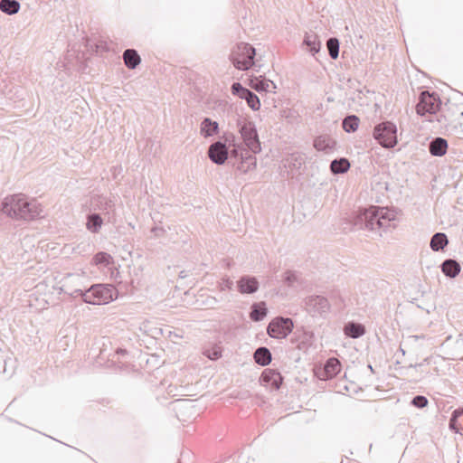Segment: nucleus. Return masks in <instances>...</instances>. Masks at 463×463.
<instances>
[{
  "instance_id": "33",
  "label": "nucleus",
  "mask_w": 463,
  "mask_h": 463,
  "mask_svg": "<svg viewBox=\"0 0 463 463\" xmlns=\"http://www.w3.org/2000/svg\"><path fill=\"white\" fill-rule=\"evenodd\" d=\"M339 45V40L335 37H331L326 41V48L330 58H338Z\"/></svg>"
},
{
  "instance_id": "11",
  "label": "nucleus",
  "mask_w": 463,
  "mask_h": 463,
  "mask_svg": "<svg viewBox=\"0 0 463 463\" xmlns=\"http://www.w3.org/2000/svg\"><path fill=\"white\" fill-rule=\"evenodd\" d=\"M207 154L213 163L223 165L229 156V148L226 140L224 142L218 140L210 145Z\"/></svg>"
},
{
  "instance_id": "18",
  "label": "nucleus",
  "mask_w": 463,
  "mask_h": 463,
  "mask_svg": "<svg viewBox=\"0 0 463 463\" xmlns=\"http://www.w3.org/2000/svg\"><path fill=\"white\" fill-rule=\"evenodd\" d=\"M449 145L448 141L440 137L433 138L429 143V152L433 156H442L447 153Z\"/></svg>"
},
{
  "instance_id": "38",
  "label": "nucleus",
  "mask_w": 463,
  "mask_h": 463,
  "mask_svg": "<svg viewBox=\"0 0 463 463\" xmlns=\"http://www.w3.org/2000/svg\"><path fill=\"white\" fill-rule=\"evenodd\" d=\"M284 280L288 286H292L297 280V276L294 272L288 270L285 273Z\"/></svg>"
},
{
  "instance_id": "56",
  "label": "nucleus",
  "mask_w": 463,
  "mask_h": 463,
  "mask_svg": "<svg viewBox=\"0 0 463 463\" xmlns=\"http://www.w3.org/2000/svg\"><path fill=\"white\" fill-rule=\"evenodd\" d=\"M461 117H463V111L460 113Z\"/></svg>"
},
{
  "instance_id": "15",
  "label": "nucleus",
  "mask_w": 463,
  "mask_h": 463,
  "mask_svg": "<svg viewBox=\"0 0 463 463\" xmlns=\"http://www.w3.org/2000/svg\"><path fill=\"white\" fill-rule=\"evenodd\" d=\"M226 144H228L229 146H232V148L229 150L230 162H232L233 159L238 161L241 157L245 156V153L250 152L248 147L245 148L243 145L235 143V137L232 134L226 137Z\"/></svg>"
},
{
  "instance_id": "40",
  "label": "nucleus",
  "mask_w": 463,
  "mask_h": 463,
  "mask_svg": "<svg viewBox=\"0 0 463 463\" xmlns=\"http://www.w3.org/2000/svg\"><path fill=\"white\" fill-rule=\"evenodd\" d=\"M142 60H124L125 65L128 69H136L141 62Z\"/></svg>"
},
{
  "instance_id": "37",
  "label": "nucleus",
  "mask_w": 463,
  "mask_h": 463,
  "mask_svg": "<svg viewBox=\"0 0 463 463\" xmlns=\"http://www.w3.org/2000/svg\"><path fill=\"white\" fill-rule=\"evenodd\" d=\"M175 411H180L182 410L194 409V406L190 401L178 400L175 402Z\"/></svg>"
},
{
  "instance_id": "45",
  "label": "nucleus",
  "mask_w": 463,
  "mask_h": 463,
  "mask_svg": "<svg viewBox=\"0 0 463 463\" xmlns=\"http://www.w3.org/2000/svg\"><path fill=\"white\" fill-rule=\"evenodd\" d=\"M424 337V335H410L408 339L417 341L418 339H423Z\"/></svg>"
},
{
  "instance_id": "54",
  "label": "nucleus",
  "mask_w": 463,
  "mask_h": 463,
  "mask_svg": "<svg viewBox=\"0 0 463 463\" xmlns=\"http://www.w3.org/2000/svg\"><path fill=\"white\" fill-rule=\"evenodd\" d=\"M5 366H0V373L5 372Z\"/></svg>"
},
{
  "instance_id": "30",
  "label": "nucleus",
  "mask_w": 463,
  "mask_h": 463,
  "mask_svg": "<svg viewBox=\"0 0 463 463\" xmlns=\"http://www.w3.org/2000/svg\"><path fill=\"white\" fill-rule=\"evenodd\" d=\"M350 168V163L348 159L341 157L334 159L330 164V170L334 175H339L346 173Z\"/></svg>"
},
{
  "instance_id": "31",
  "label": "nucleus",
  "mask_w": 463,
  "mask_h": 463,
  "mask_svg": "<svg viewBox=\"0 0 463 463\" xmlns=\"http://www.w3.org/2000/svg\"><path fill=\"white\" fill-rule=\"evenodd\" d=\"M360 119L355 115L346 116L342 122L343 128L347 133L354 132L359 126Z\"/></svg>"
},
{
  "instance_id": "41",
  "label": "nucleus",
  "mask_w": 463,
  "mask_h": 463,
  "mask_svg": "<svg viewBox=\"0 0 463 463\" xmlns=\"http://www.w3.org/2000/svg\"><path fill=\"white\" fill-rule=\"evenodd\" d=\"M151 232H153L156 237H161L165 233V230L162 227L156 226L151 229Z\"/></svg>"
},
{
  "instance_id": "1",
  "label": "nucleus",
  "mask_w": 463,
  "mask_h": 463,
  "mask_svg": "<svg viewBox=\"0 0 463 463\" xmlns=\"http://www.w3.org/2000/svg\"><path fill=\"white\" fill-rule=\"evenodd\" d=\"M2 211L13 219L32 221L42 216L43 207L36 199L17 194L5 198Z\"/></svg>"
},
{
  "instance_id": "23",
  "label": "nucleus",
  "mask_w": 463,
  "mask_h": 463,
  "mask_svg": "<svg viewBox=\"0 0 463 463\" xmlns=\"http://www.w3.org/2000/svg\"><path fill=\"white\" fill-rule=\"evenodd\" d=\"M304 157L299 153H291L283 159V164L289 170H298L304 164Z\"/></svg>"
},
{
  "instance_id": "34",
  "label": "nucleus",
  "mask_w": 463,
  "mask_h": 463,
  "mask_svg": "<svg viewBox=\"0 0 463 463\" xmlns=\"http://www.w3.org/2000/svg\"><path fill=\"white\" fill-rule=\"evenodd\" d=\"M93 262L95 265L109 266L112 262V257L104 251H99L93 257Z\"/></svg>"
},
{
  "instance_id": "3",
  "label": "nucleus",
  "mask_w": 463,
  "mask_h": 463,
  "mask_svg": "<svg viewBox=\"0 0 463 463\" xmlns=\"http://www.w3.org/2000/svg\"><path fill=\"white\" fill-rule=\"evenodd\" d=\"M236 126L244 146L253 154L260 153L261 145L255 123L248 118H239Z\"/></svg>"
},
{
  "instance_id": "19",
  "label": "nucleus",
  "mask_w": 463,
  "mask_h": 463,
  "mask_svg": "<svg viewBox=\"0 0 463 463\" xmlns=\"http://www.w3.org/2000/svg\"><path fill=\"white\" fill-rule=\"evenodd\" d=\"M219 133V124L210 118H204L200 124V134L203 137H211Z\"/></svg>"
},
{
  "instance_id": "26",
  "label": "nucleus",
  "mask_w": 463,
  "mask_h": 463,
  "mask_svg": "<svg viewBox=\"0 0 463 463\" xmlns=\"http://www.w3.org/2000/svg\"><path fill=\"white\" fill-rule=\"evenodd\" d=\"M341 364L337 358L327 359L325 364L324 372L326 378H333L340 373Z\"/></svg>"
},
{
  "instance_id": "50",
  "label": "nucleus",
  "mask_w": 463,
  "mask_h": 463,
  "mask_svg": "<svg viewBox=\"0 0 463 463\" xmlns=\"http://www.w3.org/2000/svg\"><path fill=\"white\" fill-rule=\"evenodd\" d=\"M117 354H124L127 353V351L125 349H121V348H118L117 351H116Z\"/></svg>"
},
{
  "instance_id": "7",
  "label": "nucleus",
  "mask_w": 463,
  "mask_h": 463,
  "mask_svg": "<svg viewBox=\"0 0 463 463\" xmlns=\"http://www.w3.org/2000/svg\"><path fill=\"white\" fill-rule=\"evenodd\" d=\"M294 323L289 317H276L267 326V334L275 339L286 338L293 330Z\"/></svg>"
},
{
  "instance_id": "46",
  "label": "nucleus",
  "mask_w": 463,
  "mask_h": 463,
  "mask_svg": "<svg viewBox=\"0 0 463 463\" xmlns=\"http://www.w3.org/2000/svg\"><path fill=\"white\" fill-rule=\"evenodd\" d=\"M207 356L213 360V359H217L219 357V354H218V352L214 351L213 355L207 354Z\"/></svg>"
},
{
  "instance_id": "21",
  "label": "nucleus",
  "mask_w": 463,
  "mask_h": 463,
  "mask_svg": "<svg viewBox=\"0 0 463 463\" xmlns=\"http://www.w3.org/2000/svg\"><path fill=\"white\" fill-rule=\"evenodd\" d=\"M440 268H441V271L443 272V274L446 277H449L451 279L457 277L461 270V267H460L459 263L453 259L445 260L442 262V264L440 265Z\"/></svg>"
},
{
  "instance_id": "17",
  "label": "nucleus",
  "mask_w": 463,
  "mask_h": 463,
  "mask_svg": "<svg viewBox=\"0 0 463 463\" xmlns=\"http://www.w3.org/2000/svg\"><path fill=\"white\" fill-rule=\"evenodd\" d=\"M256 50L246 43H238L232 51L230 58H255Z\"/></svg>"
},
{
  "instance_id": "5",
  "label": "nucleus",
  "mask_w": 463,
  "mask_h": 463,
  "mask_svg": "<svg viewBox=\"0 0 463 463\" xmlns=\"http://www.w3.org/2000/svg\"><path fill=\"white\" fill-rule=\"evenodd\" d=\"M90 211L102 214L107 222H115V203L108 196L103 194L92 195L90 199Z\"/></svg>"
},
{
  "instance_id": "25",
  "label": "nucleus",
  "mask_w": 463,
  "mask_h": 463,
  "mask_svg": "<svg viewBox=\"0 0 463 463\" xmlns=\"http://www.w3.org/2000/svg\"><path fill=\"white\" fill-rule=\"evenodd\" d=\"M254 361L261 366H266L271 362V353L269 348L260 346L253 354Z\"/></svg>"
},
{
  "instance_id": "29",
  "label": "nucleus",
  "mask_w": 463,
  "mask_h": 463,
  "mask_svg": "<svg viewBox=\"0 0 463 463\" xmlns=\"http://www.w3.org/2000/svg\"><path fill=\"white\" fill-rule=\"evenodd\" d=\"M20 2L17 0H0V10L5 14L13 15L19 12Z\"/></svg>"
},
{
  "instance_id": "43",
  "label": "nucleus",
  "mask_w": 463,
  "mask_h": 463,
  "mask_svg": "<svg viewBox=\"0 0 463 463\" xmlns=\"http://www.w3.org/2000/svg\"><path fill=\"white\" fill-rule=\"evenodd\" d=\"M232 286V281L230 280L229 279H224L222 283V289H225V288H231Z\"/></svg>"
},
{
  "instance_id": "13",
  "label": "nucleus",
  "mask_w": 463,
  "mask_h": 463,
  "mask_svg": "<svg viewBox=\"0 0 463 463\" xmlns=\"http://www.w3.org/2000/svg\"><path fill=\"white\" fill-rule=\"evenodd\" d=\"M336 146L335 140L329 135H320L313 141V146L317 151H322L326 154L332 153Z\"/></svg>"
},
{
  "instance_id": "6",
  "label": "nucleus",
  "mask_w": 463,
  "mask_h": 463,
  "mask_svg": "<svg viewBox=\"0 0 463 463\" xmlns=\"http://www.w3.org/2000/svg\"><path fill=\"white\" fill-rule=\"evenodd\" d=\"M374 139L385 148H392L397 144V127L391 121L379 123L373 129Z\"/></svg>"
},
{
  "instance_id": "49",
  "label": "nucleus",
  "mask_w": 463,
  "mask_h": 463,
  "mask_svg": "<svg viewBox=\"0 0 463 463\" xmlns=\"http://www.w3.org/2000/svg\"><path fill=\"white\" fill-rule=\"evenodd\" d=\"M311 335H312V334H310V333H307V332L303 333V337L305 338V340H308L311 337Z\"/></svg>"
},
{
  "instance_id": "14",
  "label": "nucleus",
  "mask_w": 463,
  "mask_h": 463,
  "mask_svg": "<svg viewBox=\"0 0 463 463\" xmlns=\"http://www.w3.org/2000/svg\"><path fill=\"white\" fill-rule=\"evenodd\" d=\"M260 383L269 384L275 390H279L283 381L280 373L272 369H265L260 376Z\"/></svg>"
},
{
  "instance_id": "27",
  "label": "nucleus",
  "mask_w": 463,
  "mask_h": 463,
  "mask_svg": "<svg viewBox=\"0 0 463 463\" xmlns=\"http://www.w3.org/2000/svg\"><path fill=\"white\" fill-rule=\"evenodd\" d=\"M268 309L264 302L254 303L250 307V317L254 322H260L267 316Z\"/></svg>"
},
{
  "instance_id": "53",
  "label": "nucleus",
  "mask_w": 463,
  "mask_h": 463,
  "mask_svg": "<svg viewBox=\"0 0 463 463\" xmlns=\"http://www.w3.org/2000/svg\"><path fill=\"white\" fill-rule=\"evenodd\" d=\"M185 276H186V275L184 274V270L180 272V277H181V278H184Z\"/></svg>"
},
{
  "instance_id": "51",
  "label": "nucleus",
  "mask_w": 463,
  "mask_h": 463,
  "mask_svg": "<svg viewBox=\"0 0 463 463\" xmlns=\"http://www.w3.org/2000/svg\"><path fill=\"white\" fill-rule=\"evenodd\" d=\"M305 345V340H303L301 343L298 344L297 347L298 349H303L304 348V345Z\"/></svg>"
},
{
  "instance_id": "22",
  "label": "nucleus",
  "mask_w": 463,
  "mask_h": 463,
  "mask_svg": "<svg viewBox=\"0 0 463 463\" xmlns=\"http://www.w3.org/2000/svg\"><path fill=\"white\" fill-rule=\"evenodd\" d=\"M303 44L311 55H315L321 49V43L318 36L314 33H306Z\"/></svg>"
},
{
  "instance_id": "8",
  "label": "nucleus",
  "mask_w": 463,
  "mask_h": 463,
  "mask_svg": "<svg viewBox=\"0 0 463 463\" xmlns=\"http://www.w3.org/2000/svg\"><path fill=\"white\" fill-rule=\"evenodd\" d=\"M441 101L439 95L435 92L423 90L419 97V102L416 105V112L420 116L425 114H435L440 107Z\"/></svg>"
},
{
  "instance_id": "36",
  "label": "nucleus",
  "mask_w": 463,
  "mask_h": 463,
  "mask_svg": "<svg viewBox=\"0 0 463 463\" xmlns=\"http://www.w3.org/2000/svg\"><path fill=\"white\" fill-rule=\"evenodd\" d=\"M428 399L423 395H417L412 398L411 404L416 408L422 409L428 405Z\"/></svg>"
},
{
  "instance_id": "16",
  "label": "nucleus",
  "mask_w": 463,
  "mask_h": 463,
  "mask_svg": "<svg viewBox=\"0 0 463 463\" xmlns=\"http://www.w3.org/2000/svg\"><path fill=\"white\" fill-rule=\"evenodd\" d=\"M232 165L237 168V170L246 174L256 167L257 159L255 156L249 152L245 153V156L241 157L237 162H233Z\"/></svg>"
},
{
  "instance_id": "24",
  "label": "nucleus",
  "mask_w": 463,
  "mask_h": 463,
  "mask_svg": "<svg viewBox=\"0 0 463 463\" xmlns=\"http://www.w3.org/2000/svg\"><path fill=\"white\" fill-rule=\"evenodd\" d=\"M345 334L351 338H359L365 334V327L362 324L348 322L344 327Z\"/></svg>"
},
{
  "instance_id": "4",
  "label": "nucleus",
  "mask_w": 463,
  "mask_h": 463,
  "mask_svg": "<svg viewBox=\"0 0 463 463\" xmlns=\"http://www.w3.org/2000/svg\"><path fill=\"white\" fill-rule=\"evenodd\" d=\"M115 288L111 285L96 284L85 290L83 301L92 305H101L113 300Z\"/></svg>"
},
{
  "instance_id": "48",
  "label": "nucleus",
  "mask_w": 463,
  "mask_h": 463,
  "mask_svg": "<svg viewBox=\"0 0 463 463\" xmlns=\"http://www.w3.org/2000/svg\"><path fill=\"white\" fill-rule=\"evenodd\" d=\"M105 45H106V44H105L104 43H100L99 44H97V45H96V47H97V52H99V49H102V50H103V49H105Z\"/></svg>"
},
{
  "instance_id": "28",
  "label": "nucleus",
  "mask_w": 463,
  "mask_h": 463,
  "mask_svg": "<svg viewBox=\"0 0 463 463\" xmlns=\"http://www.w3.org/2000/svg\"><path fill=\"white\" fill-rule=\"evenodd\" d=\"M449 243V240L447 235L443 232L435 233L430 242V246L432 250L439 251L443 250Z\"/></svg>"
},
{
  "instance_id": "55",
  "label": "nucleus",
  "mask_w": 463,
  "mask_h": 463,
  "mask_svg": "<svg viewBox=\"0 0 463 463\" xmlns=\"http://www.w3.org/2000/svg\"><path fill=\"white\" fill-rule=\"evenodd\" d=\"M368 368L371 370V372H373V366L371 364H368Z\"/></svg>"
},
{
  "instance_id": "9",
  "label": "nucleus",
  "mask_w": 463,
  "mask_h": 463,
  "mask_svg": "<svg viewBox=\"0 0 463 463\" xmlns=\"http://www.w3.org/2000/svg\"><path fill=\"white\" fill-rule=\"evenodd\" d=\"M306 310L312 316L326 317L330 312V303L328 299L320 295H311L304 299Z\"/></svg>"
},
{
  "instance_id": "52",
  "label": "nucleus",
  "mask_w": 463,
  "mask_h": 463,
  "mask_svg": "<svg viewBox=\"0 0 463 463\" xmlns=\"http://www.w3.org/2000/svg\"><path fill=\"white\" fill-rule=\"evenodd\" d=\"M399 352H401L402 355H405V350L402 346L399 347Z\"/></svg>"
},
{
  "instance_id": "44",
  "label": "nucleus",
  "mask_w": 463,
  "mask_h": 463,
  "mask_svg": "<svg viewBox=\"0 0 463 463\" xmlns=\"http://www.w3.org/2000/svg\"><path fill=\"white\" fill-rule=\"evenodd\" d=\"M253 89H255L257 91L264 90H265V83L260 82V84H256L252 86Z\"/></svg>"
},
{
  "instance_id": "47",
  "label": "nucleus",
  "mask_w": 463,
  "mask_h": 463,
  "mask_svg": "<svg viewBox=\"0 0 463 463\" xmlns=\"http://www.w3.org/2000/svg\"><path fill=\"white\" fill-rule=\"evenodd\" d=\"M57 66L59 68H61V67L66 68L67 64L65 63L64 60H61V61L57 62Z\"/></svg>"
},
{
  "instance_id": "10",
  "label": "nucleus",
  "mask_w": 463,
  "mask_h": 463,
  "mask_svg": "<svg viewBox=\"0 0 463 463\" xmlns=\"http://www.w3.org/2000/svg\"><path fill=\"white\" fill-rule=\"evenodd\" d=\"M232 95L245 99L248 106L253 110L257 111L260 109V100L259 97L250 90L243 87L240 82L232 83L231 87Z\"/></svg>"
},
{
  "instance_id": "57",
  "label": "nucleus",
  "mask_w": 463,
  "mask_h": 463,
  "mask_svg": "<svg viewBox=\"0 0 463 463\" xmlns=\"http://www.w3.org/2000/svg\"><path fill=\"white\" fill-rule=\"evenodd\" d=\"M177 463H180V462H177Z\"/></svg>"
},
{
  "instance_id": "12",
  "label": "nucleus",
  "mask_w": 463,
  "mask_h": 463,
  "mask_svg": "<svg viewBox=\"0 0 463 463\" xmlns=\"http://www.w3.org/2000/svg\"><path fill=\"white\" fill-rule=\"evenodd\" d=\"M237 287L241 294H253L258 291L260 284L255 277L244 275L237 281Z\"/></svg>"
},
{
  "instance_id": "20",
  "label": "nucleus",
  "mask_w": 463,
  "mask_h": 463,
  "mask_svg": "<svg viewBox=\"0 0 463 463\" xmlns=\"http://www.w3.org/2000/svg\"><path fill=\"white\" fill-rule=\"evenodd\" d=\"M104 221V217L102 218L100 213L91 212L86 217V228L91 233H99Z\"/></svg>"
},
{
  "instance_id": "42",
  "label": "nucleus",
  "mask_w": 463,
  "mask_h": 463,
  "mask_svg": "<svg viewBox=\"0 0 463 463\" xmlns=\"http://www.w3.org/2000/svg\"><path fill=\"white\" fill-rule=\"evenodd\" d=\"M84 293H85V290L78 288V289L73 290L70 295L72 298H77V297L80 296L83 298Z\"/></svg>"
},
{
  "instance_id": "2",
  "label": "nucleus",
  "mask_w": 463,
  "mask_h": 463,
  "mask_svg": "<svg viewBox=\"0 0 463 463\" xmlns=\"http://www.w3.org/2000/svg\"><path fill=\"white\" fill-rule=\"evenodd\" d=\"M395 219L392 211L378 206H370L361 210L354 219V225L358 229L370 231L385 230Z\"/></svg>"
},
{
  "instance_id": "39",
  "label": "nucleus",
  "mask_w": 463,
  "mask_h": 463,
  "mask_svg": "<svg viewBox=\"0 0 463 463\" xmlns=\"http://www.w3.org/2000/svg\"><path fill=\"white\" fill-rule=\"evenodd\" d=\"M121 58H140V56L135 49H127Z\"/></svg>"
},
{
  "instance_id": "35",
  "label": "nucleus",
  "mask_w": 463,
  "mask_h": 463,
  "mask_svg": "<svg viewBox=\"0 0 463 463\" xmlns=\"http://www.w3.org/2000/svg\"><path fill=\"white\" fill-rule=\"evenodd\" d=\"M233 65L236 69L241 71H247L257 66L256 61L260 60H232Z\"/></svg>"
},
{
  "instance_id": "32",
  "label": "nucleus",
  "mask_w": 463,
  "mask_h": 463,
  "mask_svg": "<svg viewBox=\"0 0 463 463\" xmlns=\"http://www.w3.org/2000/svg\"><path fill=\"white\" fill-rule=\"evenodd\" d=\"M461 423H463V410H455L449 419V427L451 430L458 433Z\"/></svg>"
}]
</instances>
